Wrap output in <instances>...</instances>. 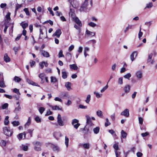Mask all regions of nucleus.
Instances as JSON below:
<instances>
[{
	"instance_id": "1",
	"label": "nucleus",
	"mask_w": 157,
	"mask_h": 157,
	"mask_svg": "<svg viewBox=\"0 0 157 157\" xmlns=\"http://www.w3.org/2000/svg\"><path fill=\"white\" fill-rule=\"evenodd\" d=\"M4 134L8 136H11L13 133L12 130L10 127H5L3 128Z\"/></svg>"
},
{
	"instance_id": "2",
	"label": "nucleus",
	"mask_w": 157,
	"mask_h": 157,
	"mask_svg": "<svg viewBox=\"0 0 157 157\" xmlns=\"http://www.w3.org/2000/svg\"><path fill=\"white\" fill-rule=\"evenodd\" d=\"M44 29L45 30V32L46 33V34L44 35V33L43 32V30L42 29H40V36H39V38L41 39H44V38H46L47 37V31L46 29H45L44 28Z\"/></svg>"
},
{
	"instance_id": "3",
	"label": "nucleus",
	"mask_w": 157,
	"mask_h": 157,
	"mask_svg": "<svg viewBox=\"0 0 157 157\" xmlns=\"http://www.w3.org/2000/svg\"><path fill=\"white\" fill-rule=\"evenodd\" d=\"M88 2L85 1L81 5L80 10L81 11H86V7L88 6Z\"/></svg>"
},
{
	"instance_id": "4",
	"label": "nucleus",
	"mask_w": 157,
	"mask_h": 157,
	"mask_svg": "<svg viewBox=\"0 0 157 157\" xmlns=\"http://www.w3.org/2000/svg\"><path fill=\"white\" fill-rule=\"evenodd\" d=\"M57 123L58 125L59 126H63L64 125V122L62 119L61 115L60 114H59L58 115L57 117Z\"/></svg>"
},
{
	"instance_id": "5",
	"label": "nucleus",
	"mask_w": 157,
	"mask_h": 157,
	"mask_svg": "<svg viewBox=\"0 0 157 157\" xmlns=\"http://www.w3.org/2000/svg\"><path fill=\"white\" fill-rule=\"evenodd\" d=\"M39 78L41 79L40 83L42 84L44 82V79L46 77L45 74L44 73H41L39 75Z\"/></svg>"
},
{
	"instance_id": "6",
	"label": "nucleus",
	"mask_w": 157,
	"mask_h": 157,
	"mask_svg": "<svg viewBox=\"0 0 157 157\" xmlns=\"http://www.w3.org/2000/svg\"><path fill=\"white\" fill-rule=\"evenodd\" d=\"M95 34V32L90 31L87 29L86 31L85 36H87V37H92L94 36Z\"/></svg>"
},
{
	"instance_id": "7",
	"label": "nucleus",
	"mask_w": 157,
	"mask_h": 157,
	"mask_svg": "<svg viewBox=\"0 0 157 157\" xmlns=\"http://www.w3.org/2000/svg\"><path fill=\"white\" fill-rule=\"evenodd\" d=\"M121 115L124 116L126 117H128L129 116V110L128 109H125L124 111L121 113Z\"/></svg>"
},
{
	"instance_id": "8",
	"label": "nucleus",
	"mask_w": 157,
	"mask_h": 157,
	"mask_svg": "<svg viewBox=\"0 0 157 157\" xmlns=\"http://www.w3.org/2000/svg\"><path fill=\"white\" fill-rule=\"evenodd\" d=\"M79 146L84 149H88L90 147V144L88 143L84 144H79Z\"/></svg>"
},
{
	"instance_id": "9",
	"label": "nucleus",
	"mask_w": 157,
	"mask_h": 157,
	"mask_svg": "<svg viewBox=\"0 0 157 157\" xmlns=\"http://www.w3.org/2000/svg\"><path fill=\"white\" fill-rule=\"evenodd\" d=\"M52 147V149L54 151L59 152L60 151V148L59 147L56 145L53 144H50Z\"/></svg>"
},
{
	"instance_id": "10",
	"label": "nucleus",
	"mask_w": 157,
	"mask_h": 157,
	"mask_svg": "<svg viewBox=\"0 0 157 157\" xmlns=\"http://www.w3.org/2000/svg\"><path fill=\"white\" fill-rule=\"evenodd\" d=\"M86 123L87 124H89L90 126L94 125L91 121V118L90 116L88 115H87L86 116Z\"/></svg>"
},
{
	"instance_id": "11",
	"label": "nucleus",
	"mask_w": 157,
	"mask_h": 157,
	"mask_svg": "<svg viewBox=\"0 0 157 157\" xmlns=\"http://www.w3.org/2000/svg\"><path fill=\"white\" fill-rule=\"evenodd\" d=\"M74 21L80 27L82 26V24L81 21L79 20V18L77 17L73 18Z\"/></svg>"
},
{
	"instance_id": "12",
	"label": "nucleus",
	"mask_w": 157,
	"mask_h": 157,
	"mask_svg": "<svg viewBox=\"0 0 157 157\" xmlns=\"http://www.w3.org/2000/svg\"><path fill=\"white\" fill-rule=\"evenodd\" d=\"M62 33V32L60 29H58L56 31V32L53 34V36H56L58 38L60 37V35Z\"/></svg>"
},
{
	"instance_id": "13",
	"label": "nucleus",
	"mask_w": 157,
	"mask_h": 157,
	"mask_svg": "<svg viewBox=\"0 0 157 157\" xmlns=\"http://www.w3.org/2000/svg\"><path fill=\"white\" fill-rule=\"evenodd\" d=\"M136 77L139 79H140L142 78V71L140 70L136 72Z\"/></svg>"
},
{
	"instance_id": "14",
	"label": "nucleus",
	"mask_w": 157,
	"mask_h": 157,
	"mask_svg": "<svg viewBox=\"0 0 157 157\" xmlns=\"http://www.w3.org/2000/svg\"><path fill=\"white\" fill-rule=\"evenodd\" d=\"M137 55V53L135 51L132 53L130 55V59L132 61H133L136 57Z\"/></svg>"
},
{
	"instance_id": "15",
	"label": "nucleus",
	"mask_w": 157,
	"mask_h": 157,
	"mask_svg": "<svg viewBox=\"0 0 157 157\" xmlns=\"http://www.w3.org/2000/svg\"><path fill=\"white\" fill-rule=\"evenodd\" d=\"M6 87L4 81V79L3 77H2L0 80V87L1 88H5Z\"/></svg>"
},
{
	"instance_id": "16",
	"label": "nucleus",
	"mask_w": 157,
	"mask_h": 157,
	"mask_svg": "<svg viewBox=\"0 0 157 157\" xmlns=\"http://www.w3.org/2000/svg\"><path fill=\"white\" fill-rule=\"evenodd\" d=\"M130 86L129 85H125L124 88V90L125 93H128L130 91Z\"/></svg>"
},
{
	"instance_id": "17",
	"label": "nucleus",
	"mask_w": 157,
	"mask_h": 157,
	"mask_svg": "<svg viewBox=\"0 0 157 157\" xmlns=\"http://www.w3.org/2000/svg\"><path fill=\"white\" fill-rule=\"evenodd\" d=\"M41 54L45 57H48L50 56L49 54L47 52L44 50L41 51Z\"/></svg>"
},
{
	"instance_id": "18",
	"label": "nucleus",
	"mask_w": 157,
	"mask_h": 157,
	"mask_svg": "<svg viewBox=\"0 0 157 157\" xmlns=\"http://www.w3.org/2000/svg\"><path fill=\"white\" fill-rule=\"evenodd\" d=\"M121 139H122V138L124 139H125L126 138V136H127V133H126L125 132H124V130H122L121 132Z\"/></svg>"
},
{
	"instance_id": "19",
	"label": "nucleus",
	"mask_w": 157,
	"mask_h": 157,
	"mask_svg": "<svg viewBox=\"0 0 157 157\" xmlns=\"http://www.w3.org/2000/svg\"><path fill=\"white\" fill-rule=\"evenodd\" d=\"M54 136L57 140H58L61 136V134L60 132H55L54 134Z\"/></svg>"
},
{
	"instance_id": "20",
	"label": "nucleus",
	"mask_w": 157,
	"mask_h": 157,
	"mask_svg": "<svg viewBox=\"0 0 157 157\" xmlns=\"http://www.w3.org/2000/svg\"><path fill=\"white\" fill-rule=\"evenodd\" d=\"M22 6V4H17L16 5V9L14 13V15H15L16 14L17 10L21 7Z\"/></svg>"
},
{
	"instance_id": "21",
	"label": "nucleus",
	"mask_w": 157,
	"mask_h": 157,
	"mask_svg": "<svg viewBox=\"0 0 157 157\" xmlns=\"http://www.w3.org/2000/svg\"><path fill=\"white\" fill-rule=\"evenodd\" d=\"M21 110V107L20 105L19 104V105H18L17 107L15 108L13 112L17 114Z\"/></svg>"
},
{
	"instance_id": "22",
	"label": "nucleus",
	"mask_w": 157,
	"mask_h": 157,
	"mask_svg": "<svg viewBox=\"0 0 157 157\" xmlns=\"http://www.w3.org/2000/svg\"><path fill=\"white\" fill-rule=\"evenodd\" d=\"M31 121V118L30 117H29L28 120L25 125V128H27L29 126L30 124Z\"/></svg>"
},
{
	"instance_id": "23",
	"label": "nucleus",
	"mask_w": 157,
	"mask_h": 157,
	"mask_svg": "<svg viewBox=\"0 0 157 157\" xmlns=\"http://www.w3.org/2000/svg\"><path fill=\"white\" fill-rule=\"evenodd\" d=\"M100 127H96L93 129V131L95 134H97L99 133L100 131Z\"/></svg>"
},
{
	"instance_id": "24",
	"label": "nucleus",
	"mask_w": 157,
	"mask_h": 157,
	"mask_svg": "<svg viewBox=\"0 0 157 157\" xmlns=\"http://www.w3.org/2000/svg\"><path fill=\"white\" fill-rule=\"evenodd\" d=\"M4 60L6 62H9L10 61V59L8 56L7 54H5L4 56Z\"/></svg>"
},
{
	"instance_id": "25",
	"label": "nucleus",
	"mask_w": 157,
	"mask_h": 157,
	"mask_svg": "<svg viewBox=\"0 0 157 157\" xmlns=\"http://www.w3.org/2000/svg\"><path fill=\"white\" fill-rule=\"evenodd\" d=\"M50 106L52 108L53 110H61L62 109L61 108L56 105L55 106L50 105Z\"/></svg>"
},
{
	"instance_id": "26",
	"label": "nucleus",
	"mask_w": 157,
	"mask_h": 157,
	"mask_svg": "<svg viewBox=\"0 0 157 157\" xmlns=\"http://www.w3.org/2000/svg\"><path fill=\"white\" fill-rule=\"evenodd\" d=\"M23 135H24V137H25L26 135V132H24L23 133H20L18 135V138L19 140H20L22 139Z\"/></svg>"
},
{
	"instance_id": "27",
	"label": "nucleus",
	"mask_w": 157,
	"mask_h": 157,
	"mask_svg": "<svg viewBox=\"0 0 157 157\" xmlns=\"http://www.w3.org/2000/svg\"><path fill=\"white\" fill-rule=\"evenodd\" d=\"M70 67L71 69L76 70L78 69V67L75 64H71L70 65Z\"/></svg>"
},
{
	"instance_id": "28",
	"label": "nucleus",
	"mask_w": 157,
	"mask_h": 157,
	"mask_svg": "<svg viewBox=\"0 0 157 157\" xmlns=\"http://www.w3.org/2000/svg\"><path fill=\"white\" fill-rule=\"evenodd\" d=\"M21 148L23 150L26 151L28 150V147L27 145L22 144L21 146Z\"/></svg>"
},
{
	"instance_id": "29",
	"label": "nucleus",
	"mask_w": 157,
	"mask_h": 157,
	"mask_svg": "<svg viewBox=\"0 0 157 157\" xmlns=\"http://www.w3.org/2000/svg\"><path fill=\"white\" fill-rule=\"evenodd\" d=\"M33 144L34 146H41L42 145V143L39 141L34 142Z\"/></svg>"
},
{
	"instance_id": "30",
	"label": "nucleus",
	"mask_w": 157,
	"mask_h": 157,
	"mask_svg": "<svg viewBox=\"0 0 157 157\" xmlns=\"http://www.w3.org/2000/svg\"><path fill=\"white\" fill-rule=\"evenodd\" d=\"M97 115L101 118L103 117L102 112L101 110H98L96 112Z\"/></svg>"
},
{
	"instance_id": "31",
	"label": "nucleus",
	"mask_w": 157,
	"mask_h": 157,
	"mask_svg": "<svg viewBox=\"0 0 157 157\" xmlns=\"http://www.w3.org/2000/svg\"><path fill=\"white\" fill-rule=\"evenodd\" d=\"M134 27L133 25H129L124 30V32L126 33L129 29H132Z\"/></svg>"
},
{
	"instance_id": "32",
	"label": "nucleus",
	"mask_w": 157,
	"mask_h": 157,
	"mask_svg": "<svg viewBox=\"0 0 157 157\" xmlns=\"http://www.w3.org/2000/svg\"><path fill=\"white\" fill-rule=\"evenodd\" d=\"M71 83L70 82H67L65 84V86L67 88L68 90H69L71 89Z\"/></svg>"
},
{
	"instance_id": "33",
	"label": "nucleus",
	"mask_w": 157,
	"mask_h": 157,
	"mask_svg": "<svg viewBox=\"0 0 157 157\" xmlns=\"http://www.w3.org/2000/svg\"><path fill=\"white\" fill-rule=\"evenodd\" d=\"M9 117L8 116H6L5 117L4 123V124L6 125H8L9 123Z\"/></svg>"
},
{
	"instance_id": "34",
	"label": "nucleus",
	"mask_w": 157,
	"mask_h": 157,
	"mask_svg": "<svg viewBox=\"0 0 157 157\" xmlns=\"http://www.w3.org/2000/svg\"><path fill=\"white\" fill-rule=\"evenodd\" d=\"M20 25H21L23 29H25L28 25V24L27 23H23L22 22L20 23Z\"/></svg>"
},
{
	"instance_id": "35",
	"label": "nucleus",
	"mask_w": 157,
	"mask_h": 157,
	"mask_svg": "<svg viewBox=\"0 0 157 157\" xmlns=\"http://www.w3.org/2000/svg\"><path fill=\"white\" fill-rule=\"evenodd\" d=\"M91 96L90 94H88L87 95L86 99L85 100V102L88 104L89 103L90 101V100Z\"/></svg>"
},
{
	"instance_id": "36",
	"label": "nucleus",
	"mask_w": 157,
	"mask_h": 157,
	"mask_svg": "<svg viewBox=\"0 0 157 157\" xmlns=\"http://www.w3.org/2000/svg\"><path fill=\"white\" fill-rule=\"evenodd\" d=\"M13 80L15 82H19L21 81V79L17 76H15Z\"/></svg>"
},
{
	"instance_id": "37",
	"label": "nucleus",
	"mask_w": 157,
	"mask_h": 157,
	"mask_svg": "<svg viewBox=\"0 0 157 157\" xmlns=\"http://www.w3.org/2000/svg\"><path fill=\"white\" fill-rule=\"evenodd\" d=\"M69 141V139L66 136L65 137V143L67 147L68 146V143Z\"/></svg>"
},
{
	"instance_id": "38",
	"label": "nucleus",
	"mask_w": 157,
	"mask_h": 157,
	"mask_svg": "<svg viewBox=\"0 0 157 157\" xmlns=\"http://www.w3.org/2000/svg\"><path fill=\"white\" fill-rule=\"evenodd\" d=\"M10 13H8L6 16V17L7 19V21H6V23H8V21H9V20H10Z\"/></svg>"
},
{
	"instance_id": "39",
	"label": "nucleus",
	"mask_w": 157,
	"mask_h": 157,
	"mask_svg": "<svg viewBox=\"0 0 157 157\" xmlns=\"http://www.w3.org/2000/svg\"><path fill=\"white\" fill-rule=\"evenodd\" d=\"M153 55V54L152 53H151L148 55V58L147 59V62H149L151 61Z\"/></svg>"
},
{
	"instance_id": "40",
	"label": "nucleus",
	"mask_w": 157,
	"mask_h": 157,
	"mask_svg": "<svg viewBox=\"0 0 157 157\" xmlns=\"http://www.w3.org/2000/svg\"><path fill=\"white\" fill-rule=\"evenodd\" d=\"M12 123L14 126H17L20 124L19 122L18 121H13Z\"/></svg>"
},
{
	"instance_id": "41",
	"label": "nucleus",
	"mask_w": 157,
	"mask_h": 157,
	"mask_svg": "<svg viewBox=\"0 0 157 157\" xmlns=\"http://www.w3.org/2000/svg\"><path fill=\"white\" fill-rule=\"evenodd\" d=\"M131 75L130 73H127L126 75L124 76V77L125 78L129 79V78L131 77Z\"/></svg>"
},
{
	"instance_id": "42",
	"label": "nucleus",
	"mask_w": 157,
	"mask_h": 157,
	"mask_svg": "<svg viewBox=\"0 0 157 157\" xmlns=\"http://www.w3.org/2000/svg\"><path fill=\"white\" fill-rule=\"evenodd\" d=\"M13 92L17 94L18 95H20L21 94L19 92V90L18 89L14 88L13 89Z\"/></svg>"
},
{
	"instance_id": "43",
	"label": "nucleus",
	"mask_w": 157,
	"mask_h": 157,
	"mask_svg": "<svg viewBox=\"0 0 157 157\" xmlns=\"http://www.w3.org/2000/svg\"><path fill=\"white\" fill-rule=\"evenodd\" d=\"M23 11L25 12L27 16L30 15V13L28 8H25L23 10Z\"/></svg>"
},
{
	"instance_id": "44",
	"label": "nucleus",
	"mask_w": 157,
	"mask_h": 157,
	"mask_svg": "<svg viewBox=\"0 0 157 157\" xmlns=\"http://www.w3.org/2000/svg\"><path fill=\"white\" fill-rule=\"evenodd\" d=\"M123 79L122 77H120L119 78L118 81V83L119 85H122L123 84Z\"/></svg>"
},
{
	"instance_id": "45",
	"label": "nucleus",
	"mask_w": 157,
	"mask_h": 157,
	"mask_svg": "<svg viewBox=\"0 0 157 157\" xmlns=\"http://www.w3.org/2000/svg\"><path fill=\"white\" fill-rule=\"evenodd\" d=\"M62 77L63 78L65 79L67 77V73L65 71H63L62 72Z\"/></svg>"
},
{
	"instance_id": "46",
	"label": "nucleus",
	"mask_w": 157,
	"mask_h": 157,
	"mask_svg": "<svg viewBox=\"0 0 157 157\" xmlns=\"http://www.w3.org/2000/svg\"><path fill=\"white\" fill-rule=\"evenodd\" d=\"M45 110V108L43 107H40L39 109V111L41 114H42Z\"/></svg>"
},
{
	"instance_id": "47",
	"label": "nucleus",
	"mask_w": 157,
	"mask_h": 157,
	"mask_svg": "<svg viewBox=\"0 0 157 157\" xmlns=\"http://www.w3.org/2000/svg\"><path fill=\"white\" fill-rule=\"evenodd\" d=\"M51 82H57V79L55 77L52 76L51 77Z\"/></svg>"
},
{
	"instance_id": "48",
	"label": "nucleus",
	"mask_w": 157,
	"mask_h": 157,
	"mask_svg": "<svg viewBox=\"0 0 157 157\" xmlns=\"http://www.w3.org/2000/svg\"><path fill=\"white\" fill-rule=\"evenodd\" d=\"M58 57L59 58H60L62 57H64V56L63 54V51L62 50H61L59 53L58 55Z\"/></svg>"
},
{
	"instance_id": "49",
	"label": "nucleus",
	"mask_w": 157,
	"mask_h": 157,
	"mask_svg": "<svg viewBox=\"0 0 157 157\" xmlns=\"http://www.w3.org/2000/svg\"><path fill=\"white\" fill-rule=\"evenodd\" d=\"M105 120L106 122L105 123V126L107 127L110 124V123L109 121V120L108 118H106Z\"/></svg>"
},
{
	"instance_id": "50",
	"label": "nucleus",
	"mask_w": 157,
	"mask_h": 157,
	"mask_svg": "<svg viewBox=\"0 0 157 157\" xmlns=\"http://www.w3.org/2000/svg\"><path fill=\"white\" fill-rule=\"evenodd\" d=\"M0 143L2 146H4L6 144V142L4 140H1Z\"/></svg>"
},
{
	"instance_id": "51",
	"label": "nucleus",
	"mask_w": 157,
	"mask_h": 157,
	"mask_svg": "<svg viewBox=\"0 0 157 157\" xmlns=\"http://www.w3.org/2000/svg\"><path fill=\"white\" fill-rule=\"evenodd\" d=\"M141 28H140V30L138 36L140 40L141 39V37L142 36L143 34V33L142 32H141Z\"/></svg>"
},
{
	"instance_id": "52",
	"label": "nucleus",
	"mask_w": 157,
	"mask_h": 157,
	"mask_svg": "<svg viewBox=\"0 0 157 157\" xmlns=\"http://www.w3.org/2000/svg\"><path fill=\"white\" fill-rule=\"evenodd\" d=\"M34 149L37 151H40L41 150V148L38 146H34Z\"/></svg>"
},
{
	"instance_id": "53",
	"label": "nucleus",
	"mask_w": 157,
	"mask_h": 157,
	"mask_svg": "<svg viewBox=\"0 0 157 157\" xmlns=\"http://www.w3.org/2000/svg\"><path fill=\"white\" fill-rule=\"evenodd\" d=\"M78 120L76 119H74L72 120L71 124L72 125H74L75 124L78 123Z\"/></svg>"
},
{
	"instance_id": "54",
	"label": "nucleus",
	"mask_w": 157,
	"mask_h": 157,
	"mask_svg": "<svg viewBox=\"0 0 157 157\" xmlns=\"http://www.w3.org/2000/svg\"><path fill=\"white\" fill-rule=\"evenodd\" d=\"M88 25L92 27H94L96 25V24L93 22H90L89 23Z\"/></svg>"
},
{
	"instance_id": "55",
	"label": "nucleus",
	"mask_w": 157,
	"mask_h": 157,
	"mask_svg": "<svg viewBox=\"0 0 157 157\" xmlns=\"http://www.w3.org/2000/svg\"><path fill=\"white\" fill-rule=\"evenodd\" d=\"M94 94L95 95L96 97L98 98H100L101 97V95H102V94L101 95L99 93L96 92H94Z\"/></svg>"
},
{
	"instance_id": "56",
	"label": "nucleus",
	"mask_w": 157,
	"mask_h": 157,
	"mask_svg": "<svg viewBox=\"0 0 157 157\" xmlns=\"http://www.w3.org/2000/svg\"><path fill=\"white\" fill-rule=\"evenodd\" d=\"M48 10L49 11L50 13L51 14L52 16H53L54 15L53 12L52 10V9L51 8L49 7L48 8Z\"/></svg>"
},
{
	"instance_id": "57",
	"label": "nucleus",
	"mask_w": 157,
	"mask_h": 157,
	"mask_svg": "<svg viewBox=\"0 0 157 157\" xmlns=\"http://www.w3.org/2000/svg\"><path fill=\"white\" fill-rule=\"evenodd\" d=\"M108 88V85L107 84L106 85V86L104 87L101 90V93L103 92L106 90Z\"/></svg>"
},
{
	"instance_id": "58",
	"label": "nucleus",
	"mask_w": 157,
	"mask_h": 157,
	"mask_svg": "<svg viewBox=\"0 0 157 157\" xmlns=\"http://www.w3.org/2000/svg\"><path fill=\"white\" fill-rule=\"evenodd\" d=\"M29 84H31L33 86H37L40 87V86L39 85H38V84H37L36 83L33 82V81H31V82Z\"/></svg>"
},
{
	"instance_id": "59",
	"label": "nucleus",
	"mask_w": 157,
	"mask_h": 157,
	"mask_svg": "<svg viewBox=\"0 0 157 157\" xmlns=\"http://www.w3.org/2000/svg\"><path fill=\"white\" fill-rule=\"evenodd\" d=\"M8 103H5L2 105V109H5L6 108L8 107Z\"/></svg>"
},
{
	"instance_id": "60",
	"label": "nucleus",
	"mask_w": 157,
	"mask_h": 157,
	"mask_svg": "<svg viewBox=\"0 0 157 157\" xmlns=\"http://www.w3.org/2000/svg\"><path fill=\"white\" fill-rule=\"evenodd\" d=\"M35 120L37 122H40L41 121V119L38 116H36L35 118Z\"/></svg>"
},
{
	"instance_id": "61",
	"label": "nucleus",
	"mask_w": 157,
	"mask_h": 157,
	"mask_svg": "<svg viewBox=\"0 0 157 157\" xmlns=\"http://www.w3.org/2000/svg\"><path fill=\"white\" fill-rule=\"evenodd\" d=\"M52 112L50 110H48L47 112L45 115V116H48V115H52Z\"/></svg>"
},
{
	"instance_id": "62",
	"label": "nucleus",
	"mask_w": 157,
	"mask_h": 157,
	"mask_svg": "<svg viewBox=\"0 0 157 157\" xmlns=\"http://www.w3.org/2000/svg\"><path fill=\"white\" fill-rule=\"evenodd\" d=\"M74 48V46L73 45H71L68 48V51L71 52L73 50Z\"/></svg>"
},
{
	"instance_id": "63",
	"label": "nucleus",
	"mask_w": 157,
	"mask_h": 157,
	"mask_svg": "<svg viewBox=\"0 0 157 157\" xmlns=\"http://www.w3.org/2000/svg\"><path fill=\"white\" fill-rule=\"evenodd\" d=\"M152 23V21H150L149 22H146L145 23V24L148 26H150L151 25Z\"/></svg>"
},
{
	"instance_id": "64",
	"label": "nucleus",
	"mask_w": 157,
	"mask_h": 157,
	"mask_svg": "<svg viewBox=\"0 0 157 157\" xmlns=\"http://www.w3.org/2000/svg\"><path fill=\"white\" fill-rule=\"evenodd\" d=\"M113 147L116 151L119 148L118 145L116 144H115L113 145Z\"/></svg>"
}]
</instances>
